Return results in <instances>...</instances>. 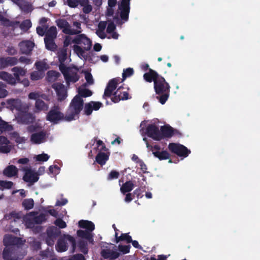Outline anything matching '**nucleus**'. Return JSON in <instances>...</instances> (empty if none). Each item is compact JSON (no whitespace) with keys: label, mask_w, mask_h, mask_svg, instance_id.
Segmentation results:
<instances>
[{"label":"nucleus","mask_w":260,"mask_h":260,"mask_svg":"<svg viewBox=\"0 0 260 260\" xmlns=\"http://www.w3.org/2000/svg\"><path fill=\"white\" fill-rule=\"evenodd\" d=\"M39 93L36 92H31L28 94V98L30 100H35L37 101L38 100H40L39 99Z\"/></svg>","instance_id":"774afa93"},{"label":"nucleus","mask_w":260,"mask_h":260,"mask_svg":"<svg viewBox=\"0 0 260 260\" xmlns=\"http://www.w3.org/2000/svg\"><path fill=\"white\" fill-rule=\"evenodd\" d=\"M32 219L35 224H41L43 222H45L47 220L46 214L41 213L39 215L34 216Z\"/></svg>","instance_id":"a19ab883"},{"label":"nucleus","mask_w":260,"mask_h":260,"mask_svg":"<svg viewBox=\"0 0 260 260\" xmlns=\"http://www.w3.org/2000/svg\"><path fill=\"white\" fill-rule=\"evenodd\" d=\"M168 148L171 152L180 157H186L191 152L187 147L179 143H170Z\"/></svg>","instance_id":"6e6552de"},{"label":"nucleus","mask_w":260,"mask_h":260,"mask_svg":"<svg viewBox=\"0 0 260 260\" xmlns=\"http://www.w3.org/2000/svg\"><path fill=\"white\" fill-rule=\"evenodd\" d=\"M31 26V22L30 20L26 19L24 20L21 23L20 27V28L24 30H28Z\"/></svg>","instance_id":"de8ad7c7"},{"label":"nucleus","mask_w":260,"mask_h":260,"mask_svg":"<svg viewBox=\"0 0 260 260\" xmlns=\"http://www.w3.org/2000/svg\"><path fill=\"white\" fill-rule=\"evenodd\" d=\"M147 135L154 140L160 141L162 139L160 136V130L154 124H149L146 128Z\"/></svg>","instance_id":"f8f14e48"},{"label":"nucleus","mask_w":260,"mask_h":260,"mask_svg":"<svg viewBox=\"0 0 260 260\" xmlns=\"http://www.w3.org/2000/svg\"><path fill=\"white\" fill-rule=\"evenodd\" d=\"M114 91V90L110 87H108V86H107L105 89L104 93L103 95V99H106L107 98H110L112 95H113V92Z\"/></svg>","instance_id":"603ef678"},{"label":"nucleus","mask_w":260,"mask_h":260,"mask_svg":"<svg viewBox=\"0 0 260 260\" xmlns=\"http://www.w3.org/2000/svg\"><path fill=\"white\" fill-rule=\"evenodd\" d=\"M57 35V31L56 27L55 26H52L46 30L44 38L56 39Z\"/></svg>","instance_id":"e433bc0d"},{"label":"nucleus","mask_w":260,"mask_h":260,"mask_svg":"<svg viewBox=\"0 0 260 260\" xmlns=\"http://www.w3.org/2000/svg\"><path fill=\"white\" fill-rule=\"evenodd\" d=\"M72 42V38L68 36H66L63 41V48H67V47L71 44Z\"/></svg>","instance_id":"0e129e2a"},{"label":"nucleus","mask_w":260,"mask_h":260,"mask_svg":"<svg viewBox=\"0 0 260 260\" xmlns=\"http://www.w3.org/2000/svg\"><path fill=\"white\" fill-rule=\"evenodd\" d=\"M60 68V71L63 75L64 78L68 84H69L70 83H76L79 80L80 76L78 73V69L77 67H64L62 66Z\"/></svg>","instance_id":"20e7f679"},{"label":"nucleus","mask_w":260,"mask_h":260,"mask_svg":"<svg viewBox=\"0 0 260 260\" xmlns=\"http://www.w3.org/2000/svg\"><path fill=\"white\" fill-rule=\"evenodd\" d=\"M119 176V173L118 172L112 170L109 174L107 179L109 180L117 179Z\"/></svg>","instance_id":"6e6d98bb"},{"label":"nucleus","mask_w":260,"mask_h":260,"mask_svg":"<svg viewBox=\"0 0 260 260\" xmlns=\"http://www.w3.org/2000/svg\"><path fill=\"white\" fill-rule=\"evenodd\" d=\"M19 101L18 100L15 99H10L7 101L8 104L13 109H16L17 110H19L20 106L19 105Z\"/></svg>","instance_id":"49530a36"},{"label":"nucleus","mask_w":260,"mask_h":260,"mask_svg":"<svg viewBox=\"0 0 260 260\" xmlns=\"http://www.w3.org/2000/svg\"><path fill=\"white\" fill-rule=\"evenodd\" d=\"M4 245L5 248L4 249V255L6 258H8L7 252L10 247H20L22 245L21 238L12 235H5L3 240Z\"/></svg>","instance_id":"423d86ee"},{"label":"nucleus","mask_w":260,"mask_h":260,"mask_svg":"<svg viewBox=\"0 0 260 260\" xmlns=\"http://www.w3.org/2000/svg\"><path fill=\"white\" fill-rule=\"evenodd\" d=\"M43 77V73L38 71L31 72L30 76V79L33 81L40 80Z\"/></svg>","instance_id":"c03bdc74"},{"label":"nucleus","mask_w":260,"mask_h":260,"mask_svg":"<svg viewBox=\"0 0 260 260\" xmlns=\"http://www.w3.org/2000/svg\"><path fill=\"white\" fill-rule=\"evenodd\" d=\"M46 120L53 124H57L61 121H66V114L60 111L59 106L54 105L48 112Z\"/></svg>","instance_id":"39448f33"},{"label":"nucleus","mask_w":260,"mask_h":260,"mask_svg":"<svg viewBox=\"0 0 260 260\" xmlns=\"http://www.w3.org/2000/svg\"><path fill=\"white\" fill-rule=\"evenodd\" d=\"M118 9L121 11L120 16L121 19L124 21L128 20V16L130 11V2H121L118 6Z\"/></svg>","instance_id":"f3484780"},{"label":"nucleus","mask_w":260,"mask_h":260,"mask_svg":"<svg viewBox=\"0 0 260 260\" xmlns=\"http://www.w3.org/2000/svg\"><path fill=\"white\" fill-rule=\"evenodd\" d=\"M11 150V146L6 145L0 146V152L3 153H8Z\"/></svg>","instance_id":"bf43d9fd"},{"label":"nucleus","mask_w":260,"mask_h":260,"mask_svg":"<svg viewBox=\"0 0 260 260\" xmlns=\"http://www.w3.org/2000/svg\"><path fill=\"white\" fill-rule=\"evenodd\" d=\"M92 94V91L87 88H79L78 94L76 96H79L80 98H87L90 96Z\"/></svg>","instance_id":"ea45409f"},{"label":"nucleus","mask_w":260,"mask_h":260,"mask_svg":"<svg viewBox=\"0 0 260 260\" xmlns=\"http://www.w3.org/2000/svg\"><path fill=\"white\" fill-rule=\"evenodd\" d=\"M84 101L79 96H75L72 100L66 112V121H71L79 118L83 109Z\"/></svg>","instance_id":"f257e3e1"},{"label":"nucleus","mask_w":260,"mask_h":260,"mask_svg":"<svg viewBox=\"0 0 260 260\" xmlns=\"http://www.w3.org/2000/svg\"><path fill=\"white\" fill-rule=\"evenodd\" d=\"M34 46V43L30 40L22 41L19 44L21 54L27 55L31 53Z\"/></svg>","instance_id":"a211bd4d"},{"label":"nucleus","mask_w":260,"mask_h":260,"mask_svg":"<svg viewBox=\"0 0 260 260\" xmlns=\"http://www.w3.org/2000/svg\"><path fill=\"white\" fill-rule=\"evenodd\" d=\"M40 128L39 125L37 124L35 125H30L27 127V131L28 133H32L37 132Z\"/></svg>","instance_id":"052dcab7"},{"label":"nucleus","mask_w":260,"mask_h":260,"mask_svg":"<svg viewBox=\"0 0 260 260\" xmlns=\"http://www.w3.org/2000/svg\"><path fill=\"white\" fill-rule=\"evenodd\" d=\"M0 78L11 85H15L17 83L14 76L7 72H0Z\"/></svg>","instance_id":"393cba45"},{"label":"nucleus","mask_w":260,"mask_h":260,"mask_svg":"<svg viewBox=\"0 0 260 260\" xmlns=\"http://www.w3.org/2000/svg\"><path fill=\"white\" fill-rule=\"evenodd\" d=\"M135 185L132 181H127L120 187L121 192L125 194L126 192L131 191L134 188Z\"/></svg>","instance_id":"72a5a7b5"},{"label":"nucleus","mask_w":260,"mask_h":260,"mask_svg":"<svg viewBox=\"0 0 260 260\" xmlns=\"http://www.w3.org/2000/svg\"><path fill=\"white\" fill-rule=\"evenodd\" d=\"M116 29V26L113 22H110L108 24L107 28V32L108 34H111Z\"/></svg>","instance_id":"69168bd1"},{"label":"nucleus","mask_w":260,"mask_h":260,"mask_svg":"<svg viewBox=\"0 0 260 260\" xmlns=\"http://www.w3.org/2000/svg\"><path fill=\"white\" fill-rule=\"evenodd\" d=\"M77 234L78 237L86 239L89 242H92L93 241V236L92 233L89 231L79 230L77 232Z\"/></svg>","instance_id":"2f4dec72"},{"label":"nucleus","mask_w":260,"mask_h":260,"mask_svg":"<svg viewBox=\"0 0 260 260\" xmlns=\"http://www.w3.org/2000/svg\"><path fill=\"white\" fill-rule=\"evenodd\" d=\"M131 248V245H119L118 246L119 250L122 252L123 254H126L129 252V250Z\"/></svg>","instance_id":"4d7b16f0"},{"label":"nucleus","mask_w":260,"mask_h":260,"mask_svg":"<svg viewBox=\"0 0 260 260\" xmlns=\"http://www.w3.org/2000/svg\"><path fill=\"white\" fill-rule=\"evenodd\" d=\"M123 87L121 86L119 87L113 93V96L111 101L114 103H117L121 100H126L129 99V94L126 91H123Z\"/></svg>","instance_id":"4468645a"},{"label":"nucleus","mask_w":260,"mask_h":260,"mask_svg":"<svg viewBox=\"0 0 260 260\" xmlns=\"http://www.w3.org/2000/svg\"><path fill=\"white\" fill-rule=\"evenodd\" d=\"M13 182L10 181L0 180V188L3 189H11L13 186Z\"/></svg>","instance_id":"a18cd8bd"},{"label":"nucleus","mask_w":260,"mask_h":260,"mask_svg":"<svg viewBox=\"0 0 260 260\" xmlns=\"http://www.w3.org/2000/svg\"><path fill=\"white\" fill-rule=\"evenodd\" d=\"M68 240L72 244L73 249L76 247V242L74 238L69 235H64L63 237H60L56 245V249L58 252H64L68 250V246L66 240Z\"/></svg>","instance_id":"0eeeda50"},{"label":"nucleus","mask_w":260,"mask_h":260,"mask_svg":"<svg viewBox=\"0 0 260 260\" xmlns=\"http://www.w3.org/2000/svg\"><path fill=\"white\" fill-rule=\"evenodd\" d=\"M152 153L155 157L158 158L160 160L168 159L170 157V154L166 150L161 151H153Z\"/></svg>","instance_id":"f704fd0d"},{"label":"nucleus","mask_w":260,"mask_h":260,"mask_svg":"<svg viewBox=\"0 0 260 260\" xmlns=\"http://www.w3.org/2000/svg\"><path fill=\"white\" fill-rule=\"evenodd\" d=\"M22 205L25 210H28L33 208L34 201L32 199H25L22 201Z\"/></svg>","instance_id":"58836bf2"},{"label":"nucleus","mask_w":260,"mask_h":260,"mask_svg":"<svg viewBox=\"0 0 260 260\" xmlns=\"http://www.w3.org/2000/svg\"><path fill=\"white\" fill-rule=\"evenodd\" d=\"M61 233L59 229L55 226H51L47 228L46 231L47 237L46 242L49 246H52L54 244L55 240Z\"/></svg>","instance_id":"1a4fd4ad"},{"label":"nucleus","mask_w":260,"mask_h":260,"mask_svg":"<svg viewBox=\"0 0 260 260\" xmlns=\"http://www.w3.org/2000/svg\"><path fill=\"white\" fill-rule=\"evenodd\" d=\"M85 78L87 81V82L91 85L93 84V79L92 75L91 73L86 72L85 73Z\"/></svg>","instance_id":"e2e57ef3"},{"label":"nucleus","mask_w":260,"mask_h":260,"mask_svg":"<svg viewBox=\"0 0 260 260\" xmlns=\"http://www.w3.org/2000/svg\"><path fill=\"white\" fill-rule=\"evenodd\" d=\"M78 247L80 250L83 252L84 254H86L88 252V248L87 243L83 240H80L78 242Z\"/></svg>","instance_id":"79ce46f5"},{"label":"nucleus","mask_w":260,"mask_h":260,"mask_svg":"<svg viewBox=\"0 0 260 260\" xmlns=\"http://www.w3.org/2000/svg\"><path fill=\"white\" fill-rule=\"evenodd\" d=\"M47 28V25H45L44 27L41 26H38L36 29L37 32L40 36H43L44 35L45 36V33Z\"/></svg>","instance_id":"13d9d810"},{"label":"nucleus","mask_w":260,"mask_h":260,"mask_svg":"<svg viewBox=\"0 0 260 260\" xmlns=\"http://www.w3.org/2000/svg\"><path fill=\"white\" fill-rule=\"evenodd\" d=\"M78 225L80 228L85 229V231H89L91 233L95 229L94 223L88 220H81L78 222Z\"/></svg>","instance_id":"c756f323"},{"label":"nucleus","mask_w":260,"mask_h":260,"mask_svg":"<svg viewBox=\"0 0 260 260\" xmlns=\"http://www.w3.org/2000/svg\"><path fill=\"white\" fill-rule=\"evenodd\" d=\"M160 132L162 139L165 138H171L174 135V128L169 125L161 126Z\"/></svg>","instance_id":"b1692460"},{"label":"nucleus","mask_w":260,"mask_h":260,"mask_svg":"<svg viewBox=\"0 0 260 260\" xmlns=\"http://www.w3.org/2000/svg\"><path fill=\"white\" fill-rule=\"evenodd\" d=\"M56 23L59 28L62 29V32L65 34L74 35L81 33L80 30L71 29L69 23L66 19H58L56 20Z\"/></svg>","instance_id":"9d476101"},{"label":"nucleus","mask_w":260,"mask_h":260,"mask_svg":"<svg viewBox=\"0 0 260 260\" xmlns=\"http://www.w3.org/2000/svg\"><path fill=\"white\" fill-rule=\"evenodd\" d=\"M118 82V78H113L109 81L107 86L115 90L117 88Z\"/></svg>","instance_id":"8fccbe9b"},{"label":"nucleus","mask_w":260,"mask_h":260,"mask_svg":"<svg viewBox=\"0 0 260 260\" xmlns=\"http://www.w3.org/2000/svg\"><path fill=\"white\" fill-rule=\"evenodd\" d=\"M115 240L116 243H119L120 241H125L127 243H129L132 241V237L128 235V233L122 234L120 236H118L117 232H115Z\"/></svg>","instance_id":"c9c22d12"},{"label":"nucleus","mask_w":260,"mask_h":260,"mask_svg":"<svg viewBox=\"0 0 260 260\" xmlns=\"http://www.w3.org/2000/svg\"><path fill=\"white\" fill-rule=\"evenodd\" d=\"M49 158V156L46 153H42L36 156V159L38 161H46Z\"/></svg>","instance_id":"864d4df0"},{"label":"nucleus","mask_w":260,"mask_h":260,"mask_svg":"<svg viewBox=\"0 0 260 260\" xmlns=\"http://www.w3.org/2000/svg\"><path fill=\"white\" fill-rule=\"evenodd\" d=\"M18 62H20L21 63H24L25 64H30L32 63L31 60L25 56H20L19 59H18Z\"/></svg>","instance_id":"680f3d73"},{"label":"nucleus","mask_w":260,"mask_h":260,"mask_svg":"<svg viewBox=\"0 0 260 260\" xmlns=\"http://www.w3.org/2000/svg\"><path fill=\"white\" fill-rule=\"evenodd\" d=\"M134 70L133 68H128L123 70L122 73V80H125L126 78L129 77L134 74Z\"/></svg>","instance_id":"09e8293b"},{"label":"nucleus","mask_w":260,"mask_h":260,"mask_svg":"<svg viewBox=\"0 0 260 260\" xmlns=\"http://www.w3.org/2000/svg\"><path fill=\"white\" fill-rule=\"evenodd\" d=\"M0 127L4 132L6 131L10 130L11 126L9 125L8 123L3 121V122H2V123L0 125Z\"/></svg>","instance_id":"338daca9"},{"label":"nucleus","mask_w":260,"mask_h":260,"mask_svg":"<svg viewBox=\"0 0 260 260\" xmlns=\"http://www.w3.org/2000/svg\"><path fill=\"white\" fill-rule=\"evenodd\" d=\"M18 170L16 166L14 165H9L3 171L4 176L11 178L18 175Z\"/></svg>","instance_id":"bb28decb"},{"label":"nucleus","mask_w":260,"mask_h":260,"mask_svg":"<svg viewBox=\"0 0 260 260\" xmlns=\"http://www.w3.org/2000/svg\"><path fill=\"white\" fill-rule=\"evenodd\" d=\"M109 154L105 152H99L95 157L96 162L101 165H104L108 160Z\"/></svg>","instance_id":"7c9ffc66"},{"label":"nucleus","mask_w":260,"mask_h":260,"mask_svg":"<svg viewBox=\"0 0 260 260\" xmlns=\"http://www.w3.org/2000/svg\"><path fill=\"white\" fill-rule=\"evenodd\" d=\"M46 135V132L43 131L34 133L31 135L30 141L34 144H40L45 139Z\"/></svg>","instance_id":"a878e982"},{"label":"nucleus","mask_w":260,"mask_h":260,"mask_svg":"<svg viewBox=\"0 0 260 260\" xmlns=\"http://www.w3.org/2000/svg\"><path fill=\"white\" fill-rule=\"evenodd\" d=\"M35 66L38 71L43 72L47 69V64L45 62L38 61L35 63Z\"/></svg>","instance_id":"37998d69"},{"label":"nucleus","mask_w":260,"mask_h":260,"mask_svg":"<svg viewBox=\"0 0 260 260\" xmlns=\"http://www.w3.org/2000/svg\"><path fill=\"white\" fill-rule=\"evenodd\" d=\"M18 62L16 57H6L0 58V68L5 69L9 66H14Z\"/></svg>","instance_id":"aec40b11"},{"label":"nucleus","mask_w":260,"mask_h":260,"mask_svg":"<svg viewBox=\"0 0 260 260\" xmlns=\"http://www.w3.org/2000/svg\"><path fill=\"white\" fill-rule=\"evenodd\" d=\"M161 77L154 70L149 69L148 72L145 73L143 75L144 79L149 83L154 81H157L159 78Z\"/></svg>","instance_id":"5701e85b"},{"label":"nucleus","mask_w":260,"mask_h":260,"mask_svg":"<svg viewBox=\"0 0 260 260\" xmlns=\"http://www.w3.org/2000/svg\"><path fill=\"white\" fill-rule=\"evenodd\" d=\"M55 39L44 38L45 47L47 50L51 51H55L56 50L57 46L55 43Z\"/></svg>","instance_id":"473e14b6"},{"label":"nucleus","mask_w":260,"mask_h":260,"mask_svg":"<svg viewBox=\"0 0 260 260\" xmlns=\"http://www.w3.org/2000/svg\"><path fill=\"white\" fill-rule=\"evenodd\" d=\"M103 106V104L100 102L90 101L89 103H85L83 105L84 114L87 116L91 114L93 110L97 111Z\"/></svg>","instance_id":"2eb2a0df"},{"label":"nucleus","mask_w":260,"mask_h":260,"mask_svg":"<svg viewBox=\"0 0 260 260\" xmlns=\"http://www.w3.org/2000/svg\"><path fill=\"white\" fill-rule=\"evenodd\" d=\"M5 84L0 82V98H4L8 95V91L5 89Z\"/></svg>","instance_id":"3c124183"},{"label":"nucleus","mask_w":260,"mask_h":260,"mask_svg":"<svg viewBox=\"0 0 260 260\" xmlns=\"http://www.w3.org/2000/svg\"><path fill=\"white\" fill-rule=\"evenodd\" d=\"M102 256L105 259L115 260L119 256V253L117 251L111 250L109 249H104L101 252Z\"/></svg>","instance_id":"4be33fe9"},{"label":"nucleus","mask_w":260,"mask_h":260,"mask_svg":"<svg viewBox=\"0 0 260 260\" xmlns=\"http://www.w3.org/2000/svg\"><path fill=\"white\" fill-rule=\"evenodd\" d=\"M35 119V116L32 113L27 112H22L19 115V120L23 124H29L32 123Z\"/></svg>","instance_id":"6ab92c4d"},{"label":"nucleus","mask_w":260,"mask_h":260,"mask_svg":"<svg viewBox=\"0 0 260 260\" xmlns=\"http://www.w3.org/2000/svg\"><path fill=\"white\" fill-rule=\"evenodd\" d=\"M22 248L21 247H10L7 252L8 258L4 257V251L3 252V257L5 260H18L22 259L23 257L21 254Z\"/></svg>","instance_id":"9b49d317"},{"label":"nucleus","mask_w":260,"mask_h":260,"mask_svg":"<svg viewBox=\"0 0 260 260\" xmlns=\"http://www.w3.org/2000/svg\"><path fill=\"white\" fill-rule=\"evenodd\" d=\"M52 88L55 91L58 100L62 101L67 96V91L64 85L59 82H56L52 85Z\"/></svg>","instance_id":"ddd939ff"},{"label":"nucleus","mask_w":260,"mask_h":260,"mask_svg":"<svg viewBox=\"0 0 260 260\" xmlns=\"http://www.w3.org/2000/svg\"><path fill=\"white\" fill-rule=\"evenodd\" d=\"M73 43L76 44L73 46V50L80 57H85V51L90 50L92 46L91 41L85 34H77L72 40Z\"/></svg>","instance_id":"7ed1b4c3"},{"label":"nucleus","mask_w":260,"mask_h":260,"mask_svg":"<svg viewBox=\"0 0 260 260\" xmlns=\"http://www.w3.org/2000/svg\"><path fill=\"white\" fill-rule=\"evenodd\" d=\"M54 223L56 225V226H58L59 228L63 229L67 226V224L65 221H64L61 218L56 219Z\"/></svg>","instance_id":"5fc2aeb1"},{"label":"nucleus","mask_w":260,"mask_h":260,"mask_svg":"<svg viewBox=\"0 0 260 260\" xmlns=\"http://www.w3.org/2000/svg\"><path fill=\"white\" fill-rule=\"evenodd\" d=\"M57 56L60 63L59 65V69L60 70L62 66L64 67H67L64 64V61L67 58V48H60L57 52Z\"/></svg>","instance_id":"cd10ccee"},{"label":"nucleus","mask_w":260,"mask_h":260,"mask_svg":"<svg viewBox=\"0 0 260 260\" xmlns=\"http://www.w3.org/2000/svg\"><path fill=\"white\" fill-rule=\"evenodd\" d=\"M17 5L25 13H28L31 11V5L23 0H20Z\"/></svg>","instance_id":"4c0bfd02"},{"label":"nucleus","mask_w":260,"mask_h":260,"mask_svg":"<svg viewBox=\"0 0 260 260\" xmlns=\"http://www.w3.org/2000/svg\"><path fill=\"white\" fill-rule=\"evenodd\" d=\"M35 108V112L36 113H39L41 111H47L49 109V105L45 103L42 100L40 99L36 101Z\"/></svg>","instance_id":"c85d7f7f"},{"label":"nucleus","mask_w":260,"mask_h":260,"mask_svg":"<svg viewBox=\"0 0 260 260\" xmlns=\"http://www.w3.org/2000/svg\"><path fill=\"white\" fill-rule=\"evenodd\" d=\"M24 171L25 174L23 177V179L25 182L34 183L38 181L39 177L37 173L35 172L28 168H25Z\"/></svg>","instance_id":"dca6fc26"},{"label":"nucleus","mask_w":260,"mask_h":260,"mask_svg":"<svg viewBox=\"0 0 260 260\" xmlns=\"http://www.w3.org/2000/svg\"><path fill=\"white\" fill-rule=\"evenodd\" d=\"M154 89L157 95L156 99L161 104H165L170 96V86L169 83L161 76L157 81H154Z\"/></svg>","instance_id":"f03ea898"},{"label":"nucleus","mask_w":260,"mask_h":260,"mask_svg":"<svg viewBox=\"0 0 260 260\" xmlns=\"http://www.w3.org/2000/svg\"><path fill=\"white\" fill-rule=\"evenodd\" d=\"M11 71L13 72V76L15 79H16V82H20V77L25 76L27 73L26 69L22 68L21 67H14L11 69Z\"/></svg>","instance_id":"412c9836"}]
</instances>
